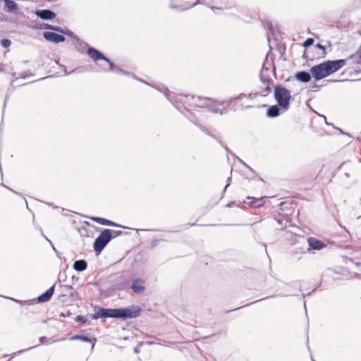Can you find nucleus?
<instances>
[{
  "instance_id": "nucleus-23",
  "label": "nucleus",
  "mask_w": 361,
  "mask_h": 361,
  "mask_svg": "<svg viewBox=\"0 0 361 361\" xmlns=\"http://www.w3.org/2000/svg\"><path fill=\"white\" fill-rule=\"evenodd\" d=\"M49 30H54V31H56V32H61V33H63V34H68L67 32H65V30H63V29L61 27H58V26H49Z\"/></svg>"
},
{
  "instance_id": "nucleus-8",
  "label": "nucleus",
  "mask_w": 361,
  "mask_h": 361,
  "mask_svg": "<svg viewBox=\"0 0 361 361\" xmlns=\"http://www.w3.org/2000/svg\"><path fill=\"white\" fill-rule=\"evenodd\" d=\"M43 37L46 40L54 43H60L65 41V37L63 35L53 32H44Z\"/></svg>"
},
{
  "instance_id": "nucleus-14",
  "label": "nucleus",
  "mask_w": 361,
  "mask_h": 361,
  "mask_svg": "<svg viewBox=\"0 0 361 361\" xmlns=\"http://www.w3.org/2000/svg\"><path fill=\"white\" fill-rule=\"evenodd\" d=\"M261 81L263 83V85L265 86V88L260 91V95L262 97H266L271 92V87H270V83L271 80L269 78H264L263 76H260Z\"/></svg>"
},
{
  "instance_id": "nucleus-38",
  "label": "nucleus",
  "mask_w": 361,
  "mask_h": 361,
  "mask_svg": "<svg viewBox=\"0 0 361 361\" xmlns=\"http://www.w3.org/2000/svg\"><path fill=\"white\" fill-rule=\"evenodd\" d=\"M166 96L167 97V98L169 99V100L171 101V99L170 98V94L169 93H166Z\"/></svg>"
},
{
  "instance_id": "nucleus-29",
  "label": "nucleus",
  "mask_w": 361,
  "mask_h": 361,
  "mask_svg": "<svg viewBox=\"0 0 361 361\" xmlns=\"http://www.w3.org/2000/svg\"><path fill=\"white\" fill-rule=\"evenodd\" d=\"M113 233L114 234L113 236V238L114 237H116V236H118L122 234V231H113Z\"/></svg>"
},
{
  "instance_id": "nucleus-39",
  "label": "nucleus",
  "mask_w": 361,
  "mask_h": 361,
  "mask_svg": "<svg viewBox=\"0 0 361 361\" xmlns=\"http://www.w3.org/2000/svg\"><path fill=\"white\" fill-rule=\"evenodd\" d=\"M49 26H50L48 24H46L44 25V26L43 27L44 29H49Z\"/></svg>"
},
{
  "instance_id": "nucleus-26",
  "label": "nucleus",
  "mask_w": 361,
  "mask_h": 361,
  "mask_svg": "<svg viewBox=\"0 0 361 361\" xmlns=\"http://www.w3.org/2000/svg\"><path fill=\"white\" fill-rule=\"evenodd\" d=\"M314 43L313 38H307L303 43L304 47H309Z\"/></svg>"
},
{
  "instance_id": "nucleus-11",
  "label": "nucleus",
  "mask_w": 361,
  "mask_h": 361,
  "mask_svg": "<svg viewBox=\"0 0 361 361\" xmlns=\"http://www.w3.org/2000/svg\"><path fill=\"white\" fill-rule=\"evenodd\" d=\"M36 15L43 20H52L56 17L55 13L49 9L38 10Z\"/></svg>"
},
{
  "instance_id": "nucleus-4",
  "label": "nucleus",
  "mask_w": 361,
  "mask_h": 361,
  "mask_svg": "<svg viewBox=\"0 0 361 361\" xmlns=\"http://www.w3.org/2000/svg\"><path fill=\"white\" fill-rule=\"evenodd\" d=\"M112 238V231L110 229H104L102 231L94 240V251L97 253H100Z\"/></svg>"
},
{
  "instance_id": "nucleus-16",
  "label": "nucleus",
  "mask_w": 361,
  "mask_h": 361,
  "mask_svg": "<svg viewBox=\"0 0 361 361\" xmlns=\"http://www.w3.org/2000/svg\"><path fill=\"white\" fill-rule=\"evenodd\" d=\"M280 114V109L279 105H273L270 106L267 111V116L269 118L277 117Z\"/></svg>"
},
{
  "instance_id": "nucleus-20",
  "label": "nucleus",
  "mask_w": 361,
  "mask_h": 361,
  "mask_svg": "<svg viewBox=\"0 0 361 361\" xmlns=\"http://www.w3.org/2000/svg\"><path fill=\"white\" fill-rule=\"evenodd\" d=\"M258 96H261L260 92H255V93H250L247 95L245 94H240L238 97L231 99V102H232L235 99L242 100L243 98H249L250 99H254L255 98H256Z\"/></svg>"
},
{
  "instance_id": "nucleus-24",
  "label": "nucleus",
  "mask_w": 361,
  "mask_h": 361,
  "mask_svg": "<svg viewBox=\"0 0 361 361\" xmlns=\"http://www.w3.org/2000/svg\"><path fill=\"white\" fill-rule=\"evenodd\" d=\"M39 341L43 344H49V343L54 342V341H52L51 339H49L46 336L40 337Z\"/></svg>"
},
{
  "instance_id": "nucleus-9",
  "label": "nucleus",
  "mask_w": 361,
  "mask_h": 361,
  "mask_svg": "<svg viewBox=\"0 0 361 361\" xmlns=\"http://www.w3.org/2000/svg\"><path fill=\"white\" fill-rule=\"evenodd\" d=\"M87 54L94 61H97L98 60L109 61V59L102 53L92 47H90L87 49Z\"/></svg>"
},
{
  "instance_id": "nucleus-12",
  "label": "nucleus",
  "mask_w": 361,
  "mask_h": 361,
  "mask_svg": "<svg viewBox=\"0 0 361 361\" xmlns=\"http://www.w3.org/2000/svg\"><path fill=\"white\" fill-rule=\"evenodd\" d=\"M4 11L9 13H18V4L11 0H4Z\"/></svg>"
},
{
  "instance_id": "nucleus-33",
  "label": "nucleus",
  "mask_w": 361,
  "mask_h": 361,
  "mask_svg": "<svg viewBox=\"0 0 361 361\" xmlns=\"http://www.w3.org/2000/svg\"><path fill=\"white\" fill-rule=\"evenodd\" d=\"M210 8H211L212 9V11H214V12H216V11H217V10H220V9H221L220 8H218V7H214V6H211Z\"/></svg>"
},
{
  "instance_id": "nucleus-30",
  "label": "nucleus",
  "mask_w": 361,
  "mask_h": 361,
  "mask_svg": "<svg viewBox=\"0 0 361 361\" xmlns=\"http://www.w3.org/2000/svg\"><path fill=\"white\" fill-rule=\"evenodd\" d=\"M231 177H228V178H227V182H228V183H227V184H226V185L224 187V192H225V191H226V188H227L228 187V185H230V182H231Z\"/></svg>"
},
{
  "instance_id": "nucleus-2",
  "label": "nucleus",
  "mask_w": 361,
  "mask_h": 361,
  "mask_svg": "<svg viewBox=\"0 0 361 361\" xmlns=\"http://www.w3.org/2000/svg\"><path fill=\"white\" fill-rule=\"evenodd\" d=\"M140 314V309L136 306H131L122 309L100 308L92 317L93 319L99 318L132 319L137 317Z\"/></svg>"
},
{
  "instance_id": "nucleus-34",
  "label": "nucleus",
  "mask_w": 361,
  "mask_h": 361,
  "mask_svg": "<svg viewBox=\"0 0 361 361\" xmlns=\"http://www.w3.org/2000/svg\"><path fill=\"white\" fill-rule=\"evenodd\" d=\"M134 352H135V353H138L140 352V348H139V347H138V346H137V347H135V348H134Z\"/></svg>"
},
{
  "instance_id": "nucleus-22",
  "label": "nucleus",
  "mask_w": 361,
  "mask_h": 361,
  "mask_svg": "<svg viewBox=\"0 0 361 361\" xmlns=\"http://www.w3.org/2000/svg\"><path fill=\"white\" fill-rule=\"evenodd\" d=\"M249 204L252 207H260L263 205L262 198L254 199Z\"/></svg>"
},
{
  "instance_id": "nucleus-10",
  "label": "nucleus",
  "mask_w": 361,
  "mask_h": 361,
  "mask_svg": "<svg viewBox=\"0 0 361 361\" xmlns=\"http://www.w3.org/2000/svg\"><path fill=\"white\" fill-rule=\"evenodd\" d=\"M307 243L310 247L312 250H320L326 247L324 243L314 238H309Z\"/></svg>"
},
{
  "instance_id": "nucleus-42",
  "label": "nucleus",
  "mask_w": 361,
  "mask_h": 361,
  "mask_svg": "<svg viewBox=\"0 0 361 361\" xmlns=\"http://www.w3.org/2000/svg\"><path fill=\"white\" fill-rule=\"evenodd\" d=\"M174 106H176L177 109H178V110H180V107L178 106V104H174Z\"/></svg>"
},
{
  "instance_id": "nucleus-18",
  "label": "nucleus",
  "mask_w": 361,
  "mask_h": 361,
  "mask_svg": "<svg viewBox=\"0 0 361 361\" xmlns=\"http://www.w3.org/2000/svg\"><path fill=\"white\" fill-rule=\"evenodd\" d=\"M92 220L98 224H100L102 225L110 226H114V227L118 226V225L117 224H116L110 220L103 219L101 217H92Z\"/></svg>"
},
{
  "instance_id": "nucleus-35",
  "label": "nucleus",
  "mask_w": 361,
  "mask_h": 361,
  "mask_svg": "<svg viewBox=\"0 0 361 361\" xmlns=\"http://www.w3.org/2000/svg\"><path fill=\"white\" fill-rule=\"evenodd\" d=\"M65 32H67L68 33L67 35L69 36H73V33L71 31L68 30V31H65Z\"/></svg>"
},
{
  "instance_id": "nucleus-43",
  "label": "nucleus",
  "mask_w": 361,
  "mask_h": 361,
  "mask_svg": "<svg viewBox=\"0 0 361 361\" xmlns=\"http://www.w3.org/2000/svg\"><path fill=\"white\" fill-rule=\"evenodd\" d=\"M219 142L220 145H223V144L221 141L219 140Z\"/></svg>"
},
{
  "instance_id": "nucleus-15",
  "label": "nucleus",
  "mask_w": 361,
  "mask_h": 361,
  "mask_svg": "<svg viewBox=\"0 0 361 361\" xmlns=\"http://www.w3.org/2000/svg\"><path fill=\"white\" fill-rule=\"evenodd\" d=\"M54 287L55 286L54 285L53 286L49 288L44 293L39 295L37 298L38 301L39 302H44L49 300L54 294Z\"/></svg>"
},
{
  "instance_id": "nucleus-37",
  "label": "nucleus",
  "mask_w": 361,
  "mask_h": 361,
  "mask_svg": "<svg viewBox=\"0 0 361 361\" xmlns=\"http://www.w3.org/2000/svg\"><path fill=\"white\" fill-rule=\"evenodd\" d=\"M200 128H201V129H202L204 132H205L207 134L209 135V133L207 132V130L204 128H203V127H202V126H200Z\"/></svg>"
},
{
  "instance_id": "nucleus-41",
  "label": "nucleus",
  "mask_w": 361,
  "mask_h": 361,
  "mask_svg": "<svg viewBox=\"0 0 361 361\" xmlns=\"http://www.w3.org/2000/svg\"><path fill=\"white\" fill-rule=\"evenodd\" d=\"M241 162H242V163H243V164H244L247 168H248L249 169H250V170H251V168H250L249 166H247L246 164L243 163L242 161H241Z\"/></svg>"
},
{
  "instance_id": "nucleus-7",
  "label": "nucleus",
  "mask_w": 361,
  "mask_h": 361,
  "mask_svg": "<svg viewBox=\"0 0 361 361\" xmlns=\"http://www.w3.org/2000/svg\"><path fill=\"white\" fill-rule=\"evenodd\" d=\"M177 1L178 0H171V1L170 3V7L171 8L176 9L179 11H185L187 9H189V8L193 7L194 6H195L198 4H200V0H196V1L194 3H190L188 1H186L185 0H180L181 1H183V3L180 4H177L176 3Z\"/></svg>"
},
{
  "instance_id": "nucleus-31",
  "label": "nucleus",
  "mask_w": 361,
  "mask_h": 361,
  "mask_svg": "<svg viewBox=\"0 0 361 361\" xmlns=\"http://www.w3.org/2000/svg\"><path fill=\"white\" fill-rule=\"evenodd\" d=\"M42 235H43V236L45 238V239H46L47 241H49V243L51 245V246H52L53 249L56 251V249H55V247H54V245H53V244H52L51 241V240H49V239L48 238H47L44 234H42Z\"/></svg>"
},
{
  "instance_id": "nucleus-5",
  "label": "nucleus",
  "mask_w": 361,
  "mask_h": 361,
  "mask_svg": "<svg viewBox=\"0 0 361 361\" xmlns=\"http://www.w3.org/2000/svg\"><path fill=\"white\" fill-rule=\"evenodd\" d=\"M310 73L316 80H319L329 75L324 62L312 66Z\"/></svg>"
},
{
  "instance_id": "nucleus-3",
  "label": "nucleus",
  "mask_w": 361,
  "mask_h": 361,
  "mask_svg": "<svg viewBox=\"0 0 361 361\" xmlns=\"http://www.w3.org/2000/svg\"><path fill=\"white\" fill-rule=\"evenodd\" d=\"M274 98L281 109L287 111L289 109L291 94L288 89L280 85H276L274 87Z\"/></svg>"
},
{
  "instance_id": "nucleus-21",
  "label": "nucleus",
  "mask_w": 361,
  "mask_h": 361,
  "mask_svg": "<svg viewBox=\"0 0 361 361\" xmlns=\"http://www.w3.org/2000/svg\"><path fill=\"white\" fill-rule=\"evenodd\" d=\"M71 340H80L84 342H90L92 343V348H93L95 344L96 339L94 338L93 340L90 338L85 336H80V335H75L71 338Z\"/></svg>"
},
{
  "instance_id": "nucleus-25",
  "label": "nucleus",
  "mask_w": 361,
  "mask_h": 361,
  "mask_svg": "<svg viewBox=\"0 0 361 361\" xmlns=\"http://www.w3.org/2000/svg\"><path fill=\"white\" fill-rule=\"evenodd\" d=\"M11 44V42L8 39H3L1 40V45L4 48L10 47Z\"/></svg>"
},
{
  "instance_id": "nucleus-6",
  "label": "nucleus",
  "mask_w": 361,
  "mask_h": 361,
  "mask_svg": "<svg viewBox=\"0 0 361 361\" xmlns=\"http://www.w3.org/2000/svg\"><path fill=\"white\" fill-rule=\"evenodd\" d=\"M329 75L338 71L345 65V59L324 61Z\"/></svg>"
},
{
  "instance_id": "nucleus-1",
  "label": "nucleus",
  "mask_w": 361,
  "mask_h": 361,
  "mask_svg": "<svg viewBox=\"0 0 361 361\" xmlns=\"http://www.w3.org/2000/svg\"><path fill=\"white\" fill-rule=\"evenodd\" d=\"M180 101L185 106H185L186 111H188V107L207 108L212 113L222 114L224 110V106L222 103L207 97L185 95L181 96Z\"/></svg>"
},
{
  "instance_id": "nucleus-36",
  "label": "nucleus",
  "mask_w": 361,
  "mask_h": 361,
  "mask_svg": "<svg viewBox=\"0 0 361 361\" xmlns=\"http://www.w3.org/2000/svg\"><path fill=\"white\" fill-rule=\"evenodd\" d=\"M317 46L319 48V49H324V47L322 46L321 44H317Z\"/></svg>"
},
{
  "instance_id": "nucleus-28",
  "label": "nucleus",
  "mask_w": 361,
  "mask_h": 361,
  "mask_svg": "<svg viewBox=\"0 0 361 361\" xmlns=\"http://www.w3.org/2000/svg\"><path fill=\"white\" fill-rule=\"evenodd\" d=\"M77 322H80L82 323H85L87 321V319L83 316H78L76 318Z\"/></svg>"
},
{
  "instance_id": "nucleus-19",
  "label": "nucleus",
  "mask_w": 361,
  "mask_h": 361,
  "mask_svg": "<svg viewBox=\"0 0 361 361\" xmlns=\"http://www.w3.org/2000/svg\"><path fill=\"white\" fill-rule=\"evenodd\" d=\"M87 267V262L84 259L76 260L73 264V268L78 271H85Z\"/></svg>"
},
{
  "instance_id": "nucleus-40",
  "label": "nucleus",
  "mask_w": 361,
  "mask_h": 361,
  "mask_svg": "<svg viewBox=\"0 0 361 361\" xmlns=\"http://www.w3.org/2000/svg\"><path fill=\"white\" fill-rule=\"evenodd\" d=\"M356 266L361 269V263H357Z\"/></svg>"
},
{
  "instance_id": "nucleus-27",
  "label": "nucleus",
  "mask_w": 361,
  "mask_h": 361,
  "mask_svg": "<svg viewBox=\"0 0 361 361\" xmlns=\"http://www.w3.org/2000/svg\"><path fill=\"white\" fill-rule=\"evenodd\" d=\"M109 64V71H113L115 70L114 63L109 59V61H106Z\"/></svg>"
},
{
  "instance_id": "nucleus-13",
  "label": "nucleus",
  "mask_w": 361,
  "mask_h": 361,
  "mask_svg": "<svg viewBox=\"0 0 361 361\" xmlns=\"http://www.w3.org/2000/svg\"><path fill=\"white\" fill-rule=\"evenodd\" d=\"M144 281L136 279L133 281L131 288L135 293H141L145 290Z\"/></svg>"
},
{
  "instance_id": "nucleus-32",
  "label": "nucleus",
  "mask_w": 361,
  "mask_h": 361,
  "mask_svg": "<svg viewBox=\"0 0 361 361\" xmlns=\"http://www.w3.org/2000/svg\"><path fill=\"white\" fill-rule=\"evenodd\" d=\"M115 71H116V73H123V72L122 71V70H121L120 68H118V67L116 68H115Z\"/></svg>"
},
{
  "instance_id": "nucleus-17",
  "label": "nucleus",
  "mask_w": 361,
  "mask_h": 361,
  "mask_svg": "<svg viewBox=\"0 0 361 361\" xmlns=\"http://www.w3.org/2000/svg\"><path fill=\"white\" fill-rule=\"evenodd\" d=\"M295 78L302 82H307L310 80V74L306 71H300L296 73Z\"/></svg>"
}]
</instances>
